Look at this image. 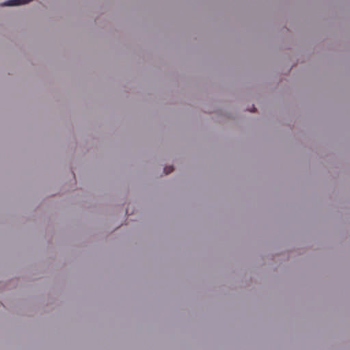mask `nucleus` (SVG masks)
Returning <instances> with one entry per match:
<instances>
[{"label": "nucleus", "instance_id": "f257e3e1", "mask_svg": "<svg viewBox=\"0 0 350 350\" xmlns=\"http://www.w3.org/2000/svg\"><path fill=\"white\" fill-rule=\"evenodd\" d=\"M173 170H174L173 166H166L164 168V172H165V174H168L172 172Z\"/></svg>", "mask_w": 350, "mask_h": 350}]
</instances>
